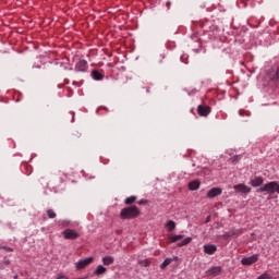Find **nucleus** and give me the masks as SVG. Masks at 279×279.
Listing matches in <instances>:
<instances>
[{
    "label": "nucleus",
    "mask_w": 279,
    "mask_h": 279,
    "mask_svg": "<svg viewBox=\"0 0 279 279\" xmlns=\"http://www.w3.org/2000/svg\"><path fill=\"white\" fill-rule=\"evenodd\" d=\"M162 60H165V56H163V54H160V56L157 58L158 64H162Z\"/></svg>",
    "instance_id": "obj_30"
},
{
    "label": "nucleus",
    "mask_w": 279,
    "mask_h": 279,
    "mask_svg": "<svg viewBox=\"0 0 279 279\" xmlns=\"http://www.w3.org/2000/svg\"><path fill=\"white\" fill-rule=\"evenodd\" d=\"M13 278H14V279H19V275H15Z\"/></svg>",
    "instance_id": "obj_36"
},
{
    "label": "nucleus",
    "mask_w": 279,
    "mask_h": 279,
    "mask_svg": "<svg viewBox=\"0 0 279 279\" xmlns=\"http://www.w3.org/2000/svg\"><path fill=\"white\" fill-rule=\"evenodd\" d=\"M92 77L93 80H95L96 82H101V80H104V74H101L99 71L97 70H93L92 71Z\"/></svg>",
    "instance_id": "obj_16"
},
{
    "label": "nucleus",
    "mask_w": 279,
    "mask_h": 279,
    "mask_svg": "<svg viewBox=\"0 0 279 279\" xmlns=\"http://www.w3.org/2000/svg\"><path fill=\"white\" fill-rule=\"evenodd\" d=\"M166 228H168V232H173V230H175V221L168 220L166 223Z\"/></svg>",
    "instance_id": "obj_21"
},
{
    "label": "nucleus",
    "mask_w": 279,
    "mask_h": 279,
    "mask_svg": "<svg viewBox=\"0 0 279 279\" xmlns=\"http://www.w3.org/2000/svg\"><path fill=\"white\" fill-rule=\"evenodd\" d=\"M255 263H258V254H253L241 259V265H244L245 267H250V265H254Z\"/></svg>",
    "instance_id": "obj_5"
},
{
    "label": "nucleus",
    "mask_w": 279,
    "mask_h": 279,
    "mask_svg": "<svg viewBox=\"0 0 279 279\" xmlns=\"http://www.w3.org/2000/svg\"><path fill=\"white\" fill-rule=\"evenodd\" d=\"M146 93H149V87H147Z\"/></svg>",
    "instance_id": "obj_37"
},
{
    "label": "nucleus",
    "mask_w": 279,
    "mask_h": 279,
    "mask_svg": "<svg viewBox=\"0 0 279 279\" xmlns=\"http://www.w3.org/2000/svg\"><path fill=\"white\" fill-rule=\"evenodd\" d=\"M46 213H47L48 219H56V217H58V215L53 209H47Z\"/></svg>",
    "instance_id": "obj_25"
},
{
    "label": "nucleus",
    "mask_w": 279,
    "mask_h": 279,
    "mask_svg": "<svg viewBox=\"0 0 279 279\" xmlns=\"http://www.w3.org/2000/svg\"><path fill=\"white\" fill-rule=\"evenodd\" d=\"M239 160H241V155H235V156L231 157L232 162H239Z\"/></svg>",
    "instance_id": "obj_29"
},
{
    "label": "nucleus",
    "mask_w": 279,
    "mask_h": 279,
    "mask_svg": "<svg viewBox=\"0 0 279 279\" xmlns=\"http://www.w3.org/2000/svg\"><path fill=\"white\" fill-rule=\"evenodd\" d=\"M108 271V268L104 267L102 265H98L94 270V276H104Z\"/></svg>",
    "instance_id": "obj_15"
},
{
    "label": "nucleus",
    "mask_w": 279,
    "mask_h": 279,
    "mask_svg": "<svg viewBox=\"0 0 279 279\" xmlns=\"http://www.w3.org/2000/svg\"><path fill=\"white\" fill-rule=\"evenodd\" d=\"M257 279H271V275H269V272H264L263 275L257 277Z\"/></svg>",
    "instance_id": "obj_27"
},
{
    "label": "nucleus",
    "mask_w": 279,
    "mask_h": 279,
    "mask_svg": "<svg viewBox=\"0 0 279 279\" xmlns=\"http://www.w3.org/2000/svg\"><path fill=\"white\" fill-rule=\"evenodd\" d=\"M209 36L213 38H219V27L216 25L209 26Z\"/></svg>",
    "instance_id": "obj_14"
},
{
    "label": "nucleus",
    "mask_w": 279,
    "mask_h": 279,
    "mask_svg": "<svg viewBox=\"0 0 279 279\" xmlns=\"http://www.w3.org/2000/svg\"><path fill=\"white\" fill-rule=\"evenodd\" d=\"M207 274H208V276H211V278H215V277L219 276V274H221V267L220 266L211 267L207 271Z\"/></svg>",
    "instance_id": "obj_13"
},
{
    "label": "nucleus",
    "mask_w": 279,
    "mask_h": 279,
    "mask_svg": "<svg viewBox=\"0 0 279 279\" xmlns=\"http://www.w3.org/2000/svg\"><path fill=\"white\" fill-rule=\"evenodd\" d=\"M203 252L205 254H208L209 256H213V254H215V252H217V245H215V244H205L203 246Z\"/></svg>",
    "instance_id": "obj_11"
},
{
    "label": "nucleus",
    "mask_w": 279,
    "mask_h": 279,
    "mask_svg": "<svg viewBox=\"0 0 279 279\" xmlns=\"http://www.w3.org/2000/svg\"><path fill=\"white\" fill-rule=\"evenodd\" d=\"M211 111L213 109L210 108V106H197V114H199L201 117H208V114H210Z\"/></svg>",
    "instance_id": "obj_7"
},
{
    "label": "nucleus",
    "mask_w": 279,
    "mask_h": 279,
    "mask_svg": "<svg viewBox=\"0 0 279 279\" xmlns=\"http://www.w3.org/2000/svg\"><path fill=\"white\" fill-rule=\"evenodd\" d=\"M208 221H210V216H209V217H207V219H206V223H208Z\"/></svg>",
    "instance_id": "obj_34"
},
{
    "label": "nucleus",
    "mask_w": 279,
    "mask_h": 279,
    "mask_svg": "<svg viewBox=\"0 0 279 279\" xmlns=\"http://www.w3.org/2000/svg\"><path fill=\"white\" fill-rule=\"evenodd\" d=\"M138 264L142 267H149V260H147V259L140 260Z\"/></svg>",
    "instance_id": "obj_28"
},
{
    "label": "nucleus",
    "mask_w": 279,
    "mask_h": 279,
    "mask_svg": "<svg viewBox=\"0 0 279 279\" xmlns=\"http://www.w3.org/2000/svg\"><path fill=\"white\" fill-rule=\"evenodd\" d=\"M241 234H243V229H231L229 232H226L223 236L228 239L230 236H241Z\"/></svg>",
    "instance_id": "obj_12"
},
{
    "label": "nucleus",
    "mask_w": 279,
    "mask_h": 279,
    "mask_svg": "<svg viewBox=\"0 0 279 279\" xmlns=\"http://www.w3.org/2000/svg\"><path fill=\"white\" fill-rule=\"evenodd\" d=\"M62 235L66 241H75V239H80V233L75 229H64Z\"/></svg>",
    "instance_id": "obj_3"
},
{
    "label": "nucleus",
    "mask_w": 279,
    "mask_h": 279,
    "mask_svg": "<svg viewBox=\"0 0 279 279\" xmlns=\"http://www.w3.org/2000/svg\"><path fill=\"white\" fill-rule=\"evenodd\" d=\"M149 203V201H147V199H141V201H138V205L140 206H144L145 204H148Z\"/></svg>",
    "instance_id": "obj_31"
},
{
    "label": "nucleus",
    "mask_w": 279,
    "mask_h": 279,
    "mask_svg": "<svg viewBox=\"0 0 279 279\" xmlns=\"http://www.w3.org/2000/svg\"><path fill=\"white\" fill-rule=\"evenodd\" d=\"M182 239H184L183 234L170 235L169 236V243H177V241H180Z\"/></svg>",
    "instance_id": "obj_20"
},
{
    "label": "nucleus",
    "mask_w": 279,
    "mask_h": 279,
    "mask_svg": "<svg viewBox=\"0 0 279 279\" xmlns=\"http://www.w3.org/2000/svg\"><path fill=\"white\" fill-rule=\"evenodd\" d=\"M81 137H82V133L75 131V132H73V133L71 134L70 141H71L72 143H75V142L77 141V138H81Z\"/></svg>",
    "instance_id": "obj_22"
},
{
    "label": "nucleus",
    "mask_w": 279,
    "mask_h": 279,
    "mask_svg": "<svg viewBox=\"0 0 279 279\" xmlns=\"http://www.w3.org/2000/svg\"><path fill=\"white\" fill-rule=\"evenodd\" d=\"M94 258L93 257H87L84 259H81L78 262L75 263V267L76 269H86V267H88V265H90V263H93Z\"/></svg>",
    "instance_id": "obj_6"
},
{
    "label": "nucleus",
    "mask_w": 279,
    "mask_h": 279,
    "mask_svg": "<svg viewBox=\"0 0 279 279\" xmlns=\"http://www.w3.org/2000/svg\"><path fill=\"white\" fill-rule=\"evenodd\" d=\"M256 193H267L268 195L278 193V181H270L264 184L262 187L256 190Z\"/></svg>",
    "instance_id": "obj_2"
},
{
    "label": "nucleus",
    "mask_w": 279,
    "mask_h": 279,
    "mask_svg": "<svg viewBox=\"0 0 279 279\" xmlns=\"http://www.w3.org/2000/svg\"><path fill=\"white\" fill-rule=\"evenodd\" d=\"M72 119H75V113L74 112H72Z\"/></svg>",
    "instance_id": "obj_35"
},
{
    "label": "nucleus",
    "mask_w": 279,
    "mask_h": 279,
    "mask_svg": "<svg viewBox=\"0 0 279 279\" xmlns=\"http://www.w3.org/2000/svg\"><path fill=\"white\" fill-rule=\"evenodd\" d=\"M263 182H265V179H263V177H254L253 179H251L248 184L253 186V189H256L258 186H263Z\"/></svg>",
    "instance_id": "obj_8"
},
{
    "label": "nucleus",
    "mask_w": 279,
    "mask_h": 279,
    "mask_svg": "<svg viewBox=\"0 0 279 279\" xmlns=\"http://www.w3.org/2000/svg\"><path fill=\"white\" fill-rule=\"evenodd\" d=\"M171 263H172V259L166 258L163 260V263L160 265V269H167V267H169V265H171Z\"/></svg>",
    "instance_id": "obj_26"
},
{
    "label": "nucleus",
    "mask_w": 279,
    "mask_h": 279,
    "mask_svg": "<svg viewBox=\"0 0 279 279\" xmlns=\"http://www.w3.org/2000/svg\"><path fill=\"white\" fill-rule=\"evenodd\" d=\"M170 260H172V263L173 260H178V256L170 257Z\"/></svg>",
    "instance_id": "obj_33"
},
{
    "label": "nucleus",
    "mask_w": 279,
    "mask_h": 279,
    "mask_svg": "<svg viewBox=\"0 0 279 279\" xmlns=\"http://www.w3.org/2000/svg\"><path fill=\"white\" fill-rule=\"evenodd\" d=\"M221 193H222L221 187H213V189H210V190L207 192V197H208L209 199H213V198H215V197H219V195H221Z\"/></svg>",
    "instance_id": "obj_10"
},
{
    "label": "nucleus",
    "mask_w": 279,
    "mask_h": 279,
    "mask_svg": "<svg viewBox=\"0 0 279 279\" xmlns=\"http://www.w3.org/2000/svg\"><path fill=\"white\" fill-rule=\"evenodd\" d=\"M74 71L76 73H86L88 71V61L82 59L75 63Z\"/></svg>",
    "instance_id": "obj_4"
},
{
    "label": "nucleus",
    "mask_w": 279,
    "mask_h": 279,
    "mask_svg": "<svg viewBox=\"0 0 279 279\" xmlns=\"http://www.w3.org/2000/svg\"><path fill=\"white\" fill-rule=\"evenodd\" d=\"M23 167L25 169V174L32 175V171H34V168H32V166L29 163H24Z\"/></svg>",
    "instance_id": "obj_24"
},
{
    "label": "nucleus",
    "mask_w": 279,
    "mask_h": 279,
    "mask_svg": "<svg viewBox=\"0 0 279 279\" xmlns=\"http://www.w3.org/2000/svg\"><path fill=\"white\" fill-rule=\"evenodd\" d=\"M137 197L136 196H129L124 199V204L126 206H132V204H134V202H136Z\"/></svg>",
    "instance_id": "obj_23"
},
{
    "label": "nucleus",
    "mask_w": 279,
    "mask_h": 279,
    "mask_svg": "<svg viewBox=\"0 0 279 279\" xmlns=\"http://www.w3.org/2000/svg\"><path fill=\"white\" fill-rule=\"evenodd\" d=\"M191 241H193V238L187 236V238L183 239L182 242H179L177 244V247H184V245H189V243H191Z\"/></svg>",
    "instance_id": "obj_19"
},
{
    "label": "nucleus",
    "mask_w": 279,
    "mask_h": 279,
    "mask_svg": "<svg viewBox=\"0 0 279 279\" xmlns=\"http://www.w3.org/2000/svg\"><path fill=\"white\" fill-rule=\"evenodd\" d=\"M278 195H279V183H278Z\"/></svg>",
    "instance_id": "obj_38"
},
{
    "label": "nucleus",
    "mask_w": 279,
    "mask_h": 279,
    "mask_svg": "<svg viewBox=\"0 0 279 279\" xmlns=\"http://www.w3.org/2000/svg\"><path fill=\"white\" fill-rule=\"evenodd\" d=\"M102 264L105 266L113 265L114 264V258L110 255H107V256L102 257Z\"/></svg>",
    "instance_id": "obj_18"
},
{
    "label": "nucleus",
    "mask_w": 279,
    "mask_h": 279,
    "mask_svg": "<svg viewBox=\"0 0 279 279\" xmlns=\"http://www.w3.org/2000/svg\"><path fill=\"white\" fill-rule=\"evenodd\" d=\"M141 217V209L136 205L124 207L120 211V219H136Z\"/></svg>",
    "instance_id": "obj_1"
},
{
    "label": "nucleus",
    "mask_w": 279,
    "mask_h": 279,
    "mask_svg": "<svg viewBox=\"0 0 279 279\" xmlns=\"http://www.w3.org/2000/svg\"><path fill=\"white\" fill-rule=\"evenodd\" d=\"M233 189L239 193H244V194L252 193V189L243 183L234 185Z\"/></svg>",
    "instance_id": "obj_9"
},
{
    "label": "nucleus",
    "mask_w": 279,
    "mask_h": 279,
    "mask_svg": "<svg viewBox=\"0 0 279 279\" xmlns=\"http://www.w3.org/2000/svg\"><path fill=\"white\" fill-rule=\"evenodd\" d=\"M201 184L202 183L197 180L191 181L189 183V189H190V191H197L199 189Z\"/></svg>",
    "instance_id": "obj_17"
},
{
    "label": "nucleus",
    "mask_w": 279,
    "mask_h": 279,
    "mask_svg": "<svg viewBox=\"0 0 279 279\" xmlns=\"http://www.w3.org/2000/svg\"><path fill=\"white\" fill-rule=\"evenodd\" d=\"M3 250H5V252H14V248L10 246H3Z\"/></svg>",
    "instance_id": "obj_32"
}]
</instances>
